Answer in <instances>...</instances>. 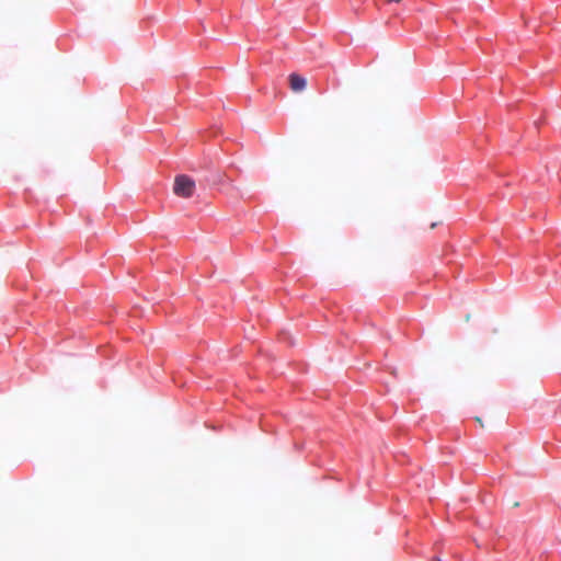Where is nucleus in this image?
Here are the masks:
<instances>
[{
  "label": "nucleus",
  "mask_w": 561,
  "mask_h": 561,
  "mask_svg": "<svg viewBox=\"0 0 561 561\" xmlns=\"http://www.w3.org/2000/svg\"><path fill=\"white\" fill-rule=\"evenodd\" d=\"M195 191V182L187 175H178L174 180L173 192L175 195L190 198Z\"/></svg>",
  "instance_id": "f257e3e1"
},
{
  "label": "nucleus",
  "mask_w": 561,
  "mask_h": 561,
  "mask_svg": "<svg viewBox=\"0 0 561 561\" xmlns=\"http://www.w3.org/2000/svg\"><path fill=\"white\" fill-rule=\"evenodd\" d=\"M288 79H289V87L294 92H301L306 89L307 80L304 77H301L297 73H291V75H289Z\"/></svg>",
  "instance_id": "f03ea898"
},
{
  "label": "nucleus",
  "mask_w": 561,
  "mask_h": 561,
  "mask_svg": "<svg viewBox=\"0 0 561 561\" xmlns=\"http://www.w3.org/2000/svg\"><path fill=\"white\" fill-rule=\"evenodd\" d=\"M507 504L511 505L512 507H518L520 505V502L515 500H507Z\"/></svg>",
  "instance_id": "7ed1b4c3"
},
{
  "label": "nucleus",
  "mask_w": 561,
  "mask_h": 561,
  "mask_svg": "<svg viewBox=\"0 0 561 561\" xmlns=\"http://www.w3.org/2000/svg\"><path fill=\"white\" fill-rule=\"evenodd\" d=\"M474 420H476V422H477V423H479V425H480L481 427H483V426H484V424H483V422H482L481 417L477 416Z\"/></svg>",
  "instance_id": "20e7f679"
},
{
  "label": "nucleus",
  "mask_w": 561,
  "mask_h": 561,
  "mask_svg": "<svg viewBox=\"0 0 561 561\" xmlns=\"http://www.w3.org/2000/svg\"><path fill=\"white\" fill-rule=\"evenodd\" d=\"M388 2H396L399 3L401 0H387Z\"/></svg>",
  "instance_id": "39448f33"
},
{
  "label": "nucleus",
  "mask_w": 561,
  "mask_h": 561,
  "mask_svg": "<svg viewBox=\"0 0 561 561\" xmlns=\"http://www.w3.org/2000/svg\"><path fill=\"white\" fill-rule=\"evenodd\" d=\"M435 561H442L439 558H436Z\"/></svg>",
  "instance_id": "423d86ee"
}]
</instances>
